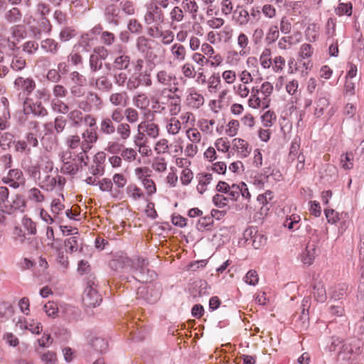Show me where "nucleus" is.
I'll list each match as a JSON object with an SVG mask.
<instances>
[{"instance_id": "1", "label": "nucleus", "mask_w": 364, "mask_h": 364, "mask_svg": "<svg viewBox=\"0 0 364 364\" xmlns=\"http://www.w3.org/2000/svg\"><path fill=\"white\" fill-rule=\"evenodd\" d=\"M178 91L177 87L171 88H159L153 90L151 95L152 104L159 106V100L166 99L168 105V112L171 117H176L180 112L181 109V97L176 95Z\"/></svg>"}, {"instance_id": "2", "label": "nucleus", "mask_w": 364, "mask_h": 364, "mask_svg": "<svg viewBox=\"0 0 364 364\" xmlns=\"http://www.w3.org/2000/svg\"><path fill=\"white\" fill-rule=\"evenodd\" d=\"M149 262L143 257H136L131 261L130 272L133 277L140 282L146 283L156 277L154 271L148 268Z\"/></svg>"}, {"instance_id": "3", "label": "nucleus", "mask_w": 364, "mask_h": 364, "mask_svg": "<svg viewBox=\"0 0 364 364\" xmlns=\"http://www.w3.org/2000/svg\"><path fill=\"white\" fill-rule=\"evenodd\" d=\"M29 132L25 134L23 139L15 142V150L17 152L30 154L32 148L38 146L37 134L39 132V124L37 122H31Z\"/></svg>"}, {"instance_id": "4", "label": "nucleus", "mask_w": 364, "mask_h": 364, "mask_svg": "<svg viewBox=\"0 0 364 364\" xmlns=\"http://www.w3.org/2000/svg\"><path fill=\"white\" fill-rule=\"evenodd\" d=\"M363 343L358 338H351L343 341L339 352V357L343 360L353 363L362 353Z\"/></svg>"}, {"instance_id": "5", "label": "nucleus", "mask_w": 364, "mask_h": 364, "mask_svg": "<svg viewBox=\"0 0 364 364\" xmlns=\"http://www.w3.org/2000/svg\"><path fill=\"white\" fill-rule=\"evenodd\" d=\"M101 301L102 298L97 291V285L94 282H87L82 296L83 304L87 307L94 308L99 306Z\"/></svg>"}, {"instance_id": "6", "label": "nucleus", "mask_w": 364, "mask_h": 364, "mask_svg": "<svg viewBox=\"0 0 364 364\" xmlns=\"http://www.w3.org/2000/svg\"><path fill=\"white\" fill-rule=\"evenodd\" d=\"M29 176L33 178L41 188L52 190L56 186L53 176L47 173L46 176L40 177L38 166H29L26 170Z\"/></svg>"}, {"instance_id": "7", "label": "nucleus", "mask_w": 364, "mask_h": 364, "mask_svg": "<svg viewBox=\"0 0 364 364\" xmlns=\"http://www.w3.org/2000/svg\"><path fill=\"white\" fill-rule=\"evenodd\" d=\"M102 106V100L97 93L92 92H89L85 100L78 102V108L85 112H90L92 110H100Z\"/></svg>"}, {"instance_id": "8", "label": "nucleus", "mask_w": 364, "mask_h": 364, "mask_svg": "<svg viewBox=\"0 0 364 364\" xmlns=\"http://www.w3.org/2000/svg\"><path fill=\"white\" fill-rule=\"evenodd\" d=\"M146 13L144 20L146 25L161 24L164 21V14L161 9L154 2L146 4Z\"/></svg>"}, {"instance_id": "9", "label": "nucleus", "mask_w": 364, "mask_h": 364, "mask_svg": "<svg viewBox=\"0 0 364 364\" xmlns=\"http://www.w3.org/2000/svg\"><path fill=\"white\" fill-rule=\"evenodd\" d=\"M15 326L22 331H29L33 334H40L43 330L41 322L35 321L33 318H26L23 316H19L14 319Z\"/></svg>"}, {"instance_id": "10", "label": "nucleus", "mask_w": 364, "mask_h": 364, "mask_svg": "<svg viewBox=\"0 0 364 364\" xmlns=\"http://www.w3.org/2000/svg\"><path fill=\"white\" fill-rule=\"evenodd\" d=\"M2 182L16 189L25 185L26 178L23 172L18 168L11 169L7 175L2 178Z\"/></svg>"}, {"instance_id": "11", "label": "nucleus", "mask_w": 364, "mask_h": 364, "mask_svg": "<svg viewBox=\"0 0 364 364\" xmlns=\"http://www.w3.org/2000/svg\"><path fill=\"white\" fill-rule=\"evenodd\" d=\"M270 101V98L264 97L259 94L258 87H252L248 105L253 109H265L269 107Z\"/></svg>"}, {"instance_id": "12", "label": "nucleus", "mask_w": 364, "mask_h": 364, "mask_svg": "<svg viewBox=\"0 0 364 364\" xmlns=\"http://www.w3.org/2000/svg\"><path fill=\"white\" fill-rule=\"evenodd\" d=\"M23 112L26 114H33L38 117H44L48 114L47 109L41 102H34L31 97H26L23 102Z\"/></svg>"}, {"instance_id": "13", "label": "nucleus", "mask_w": 364, "mask_h": 364, "mask_svg": "<svg viewBox=\"0 0 364 364\" xmlns=\"http://www.w3.org/2000/svg\"><path fill=\"white\" fill-rule=\"evenodd\" d=\"M4 213L6 214H13L16 211L23 212L26 208V201L23 196L16 194L11 200L4 207Z\"/></svg>"}, {"instance_id": "14", "label": "nucleus", "mask_w": 364, "mask_h": 364, "mask_svg": "<svg viewBox=\"0 0 364 364\" xmlns=\"http://www.w3.org/2000/svg\"><path fill=\"white\" fill-rule=\"evenodd\" d=\"M176 76L170 71L166 70H158L156 73V82L158 85L164 87L163 88H168L173 83L176 85Z\"/></svg>"}, {"instance_id": "15", "label": "nucleus", "mask_w": 364, "mask_h": 364, "mask_svg": "<svg viewBox=\"0 0 364 364\" xmlns=\"http://www.w3.org/2000/svg\"><path fill=\"white\" fill-rule=\"evenodd\" d=\"M82 141L81 149L88 151L92 147V144L97 141L98 135L95 128L87 129L82 134Z\"/></svg>"}, {"instance_id": "16", "label": "nucleus", "mask_w": 364, "mask_h": 364, "mask_svg": "<svg viewBox=\"0 0 364 364\" xmlns=\"http://www.w3.org/2000/svg\"><path fill=\"white\" fill-rule=\"evenodd\" d=\"M130 65V57L119 50L114 53V61L112 66L118 70H127Z\"/></svg>"}, {"instance_id": "17", "label": "nucleus", "mask_w": 364, "mask_h": 364, "mask_svg": "<svg viewBox=\"0 0 364 364\" xmlns=\"http://www.w3.org/2000/svg\"><path fill=\"white\" fill-rule=\"evenodd\" d=\"M138 131H143L146 135L152 139H156L159 135V127L150 121H143L138 124Z\"/></svg>"}, {"instance_id": "18", "label": "nucleus", "mask_w": 364, "mask_h": 364, "mask_svg": "<svg viewBox=\"0 0 364 364\" xmlns=\"http://www.w3.org/2000/svg\"><path fill=\"white\" fill-rule=\"evenodd\" d=\"M31 166L39 167V175L41 178L46 176L47 173H50L53 171V163L47 154H43L40 156L39 163L36 165H32Z\"/></svg>"}, {"instance_id": "19", "label": "nucleus", "mask_w": 364, "mask_h": 364, "mask_svg": "<svg viewBox=\"0 0 364 364\" xmlns=\"http://www.w3.org/2000/svg\"><path fill=\"white\" fill-rule=\"evenodd\" d=\"M186 102L190 107L198 109L204 104L205 100L201 94L198 93L195 89L191 88L188 90Z\"/></svg>"}, {"instance_id": "20", "label": "nucleus", "mask_w": 364, "mask_h": 364, "mask_svg": "<svg viewBox=\"0 0 364 364\" xmlns=\"http://www.w3.org/2000/svg\"><path fill=\"white\" fill-rule=\"evenodd\" d=\"M232 145L240 158H246L251 151V148L244 139L235 138L232 141Z\"/></svg>"}, {"instance_id": "21", "label": "nucleus", "mask_w": 364, "mask_h": 364, "mask_svg": "<svg viewBox=\"0 0 364 364\" xmlns=\"http://www.w3.org/2000/svg\"><path fill=\"white\" fill-rule=\"evenodd\" d=\"M14 86L18 90L26 92L28 95L31 94L36 87V82L31 78L17 77L14 81Z\"/></svg>"}, {"instance_id": "22", "label": "nucleus", "mask_w": 364, "mask_h": 364, "mask_svg": "<svg viewBox=\"0 0 364 364\" xmlns=\"http://www.w3.org/2000/svg\"><path fill=\"white\" fill-rule=\"evenodd\" d=\"M316 255V245L314 243H309L300 255L301 262L305 265H311Z\"/></svg>"}, {"instance_id": "23", "label": "nucleus", "mask_w": 364, "mask_h": 364, "mask_svg": "<svg viewBox=\"0 0 364 364\" xmlns=\"http://www.w3.org/2000/svg\"><path fill=\"white\" fill-rule=\"evenodd\" d=\"M51 28L52 26L49 20L46 17H43L39 22L38 28L32 27L31 28V31L32 32L33 37L38 39L40 38L42 33H49Z\"/></svg>"}, {"instance_id": "24", "label": "nucleus", "mask_w": 364, "mask_h": 364, "mask_svg": "<svg viewBox=\"0 0 364 364\" xmlns=\"http://www.w3.org/2000/svg\"><path fill=\"white\" fill-rule=\"evenodd\" d=\"M105 16L107 21L114 26H117L120 19V10L115 5H109L105 9Z\"/></svg>"}, {"instance_id": "25", "label": "nucleus", "mask_w": 364, "mask_h": 364, "mask_svg": "<svg viewBox=\"0 0 364 364\" xmlns=\"http://www.w3.org/2000/svg\"><path fill=\"white\" fill-rule=\"evenodd\" d=\"M109 102L114 107H126L128 103L127 92H113L109 97Z\"/></svg>"}, {"instance_id": "26", "label": "nucleus", "mask_w": 364, "mask_h": 364, "mask_svg": "<svg viewBox=\"0 0 364 364\" xmlns=\"http://www.w3.org/2000/svg\"><path fill=\"white\" fill-rule=\"evenodd\" d=\"M170 52L173 60L183 62L186 60V48L181 43H176L171 46Z\"/></svg>"}, {"instance_id": "27", "label": "nucleus", "mask_w": 364, "mask_h": 364, "mask_svg": "<svg viewBox=\"0 0 364 364\" xmlns=\"http://www.w3.org/2000/svg\"><path fill=\"white\" fill-rule=\"evenodd\" d=\"M237 44L240 48L239 54L241 56H246L250 53L249 47L250 40L248 36L244 33H240L237 38Z\"/></svg>"}, {"instance_id": "28", "label": "nucleus", "mask_w": 364, "mask_h": 364, "mask_svg": "<svg viewBox=\"0 0 364 364\" xmlns=\"http://www.w3.org/2000/svg\"><path fill=\"white\" fill-rule=\"evenodd\" d=\"M166 130L169 135H176L181 129V122L176 117L166 119Z\"/></svg>"}, {"instance_id": "29", "label": "nucleus", "mask_w": 364, "mask_h": 364, "mask_svg": "<svg viewBox=\"0 0 364 364\" xmlns=\"http://www.w3.org/2000/svg\"><path fill=\"white\" fill-rule=\"evenodd\" d=\"M100 132L105 135H112L116 132V127L112 119L108 117H104L100 123Z\"/></svg>"}, {"instance_id": "30", "label": "nucleus", "mask_w": 364, "mask_h": 364, "mask_svg": "<svg viewBox=\"0 0 364 364\" xmlns=\"http://www.w3.org/2000/svg\"><path fill=\"white\" fill-rule=\"evenodd\" d=\"M41 48L46 52L52 55L58 53L60 48L59 43L52 38H46L41 41Z\"/></svg>"}, {"instance_id": "31", "label": "nucleus", "mask_w": 364, "mask_h": 364, "mask_svg": "<svg viewBox=\"0 0 364 364\" xmlns=\"http://www.w3.org/2000/svg\"><path fill=\"white\" fill-rule=\"evenodd\" d=\"M70 156V153L66 152L64 153L62 156L61 159L62 161L64 163L63 166H62V170L67 173H69L70 175H74L77 173L78 168L75 163L70 162L68 161V159Z\"/></svg>"}, {"instance_id": "32", "label": "nucleus", "mask_w": 364, "mask_h": 364, "mask_svg": "<svg viewBox=\"0 0 364 364\" xmlns=\"http://www.w3.org/2000/svg\"><path fill=\"white\" fill-rule=\"evenodd\" d=\"M4 19L9 23H17L22 19V13L19 9L13 7L4 14Z\"/></svg>"}, {"instance_id": "33", "label": "nucleus", "mask_w": 364, "mask_h": 364, "mask_svg": "<svg viewBox=\"0 0 364 364\" xmlns=\"http://www.w3.org/2000/svg\"><path fill=\"white\" fill-rule=\"evenodd\" d=\"M151 98L149 99L147 95L144 92H137L133 97L134 105L141 109H146L150 104Z\"/></svg>"}, {"instance_id": "34", "label": "nucleus", "mask_w": 364, "mask_h": 364, "mask_svg": "<svg viewBox=\"0 0 364 364\" xmlns=\"http://www.w3.org/2000/svg\"><path fill=\"white\" fill-rule=\"evenodd\" d=\"M279 37V30L277 25H271L265 33L264 41L266 45L270 46L275 43Z\"/></svg>"}, {"instance_id": "35", "label": "nucleus", "mask_w": 364, "mask_h": 364, "mask_svg": "<svg viewBox=\"0 0 364 364\" xmlns=\"http://www.w3.org/2000/svg\"><path fill=\"white\" fill-rule=\"evenodd\" d=\"M221 88L219 73H213L208 80V90L210 93H216Z\"/></svg>"}, {"instance_id": "36", "label": "nucleus", "mask_w": 364, "mask_h": 364, "mask_svg": "<svg viewBox=\"0 0 364 364\" xmlns=\"http://www.w3.org/2000/svg\"><path fill=\"white\" fill-rule=\"evenodd\" d=\"M112 86L111 80L106 75L100 76L95 80V87L102 92H109Z\"/></svg>"}, {"instance_id": "37", "label": "nucleus", "mask_w": 364, "mask_h": 364, "mask_svg": "<svg viewBox=\"0 0 364 364\" xmlns=\"http://www.w3.org/2000/svg\"><path fill=\"white\" fill-rule=\"evenodd\" d=\"M126 193L129 198L133 200H138L144 198V194L136 185L129 184L126 188Z\"/></svg>"}, {"instance_id": "38", "label": "nucleus", "mask_w": 364, "mask_h": 364, "mask_svg": "<svg viewBox=\"0 0 364 364\" xmlns=\"http://www.w3.org/2000/svg\"><path fill=\"white\" fill-rule=\"evenodd\" d=\"M215 124V121L214 119H201L198 121L197 125L202 132L208 135H212Z\"/></svg>"}, {"instance_id": "39", "label": "nucleus", "mask_w": 364, "mask_h": 364, "mask_svg": "<svg viewBox=\"0 0 364 364\" xmlns=\"http://www.w3.org/2000/svg\"><path fill=\"white\" fill-rule=\"evenodd\" d=\"M116 132L122 141H127L131 136V127L127 122L119 123L116 127Z\"/></svg>"}, {"instance_id": "40", "label": "nucleus", "mask_w": 364, "mask_h": 364, "mask_svg": "<svg viewBox=\"0 0 364 364\" xmlns=\"http://www.w3.org/2000/svg\"><path fill=\"white\" fill-rule=\"evenodd\" d=\"M136 76L140 86L145 87H150L152 86L153 81L150 72L147 70L141 71L136 74Z\"/></svg>"}, {"instance_id": "41", "label": "nucleus", "mask_w": 364, "mask_h": 364, "mask_svg": "<svg viewBox=\"0 0 364 364\" xmlns=\"http://www.w3.org/2000/svg\"><path fill=\"white\" fill-rule=\"evenodd\" d=\"M64 244L66 250L70 252H76L80 245V237L77 235H73L66 239L64 242Z\"/></svg>"}, {"instance_id": "42", "label": "nucleus", "mask_w": 364, "mask_h": 364, "mask_svg": "<svg viewBox=\"0 0 364 364\" xmlns=\"http://www.w3.org/2000/svg\"><path fill=\"white\" fill-rule=\"evenodd\" d=\"M68 118L73 123L75 127H79L82 122L83 114L82 112L77 109H75L70 112H68Z\"/></svg>"}, {"instance_id": "43", "label": "nucleus", "mask_w": 364, "mask_h": 364, "mask_svg": "<svg viewBox=\"0 0 364 364\" xmlns=\"http://www.w3.org/2000/svg\"><path fill=\"white\" fill-rule=\"evenodd\" d=\"M329 105V101L328 99L322 97L318 99V100L316 102V108L314 111V115L316 117H320L323 114L325 109L328 107Z\"/></svg>"}, {"instance_id": "44", "label": "nucleus", "mask_w": 364, "mask_h": 364, "mask_svg": "<svg viewBox=\"0 0 364 364\" xmlns=\"http://www.w3.org/2000/svg\"><path fill=\"white\" fill-rule=\"evenodd\" d=\"M51 108L52 109L60 114H67L69 112L68 105L60 99H53L51 100Z\"/></svg>"}, {"instance_id": "45", "label": "nucleus", "mask_w": 364, "mask_h": 364, "mask_svg": "<svg viewBox=\"0 0 364 364\" xmlns=\"http://www.w3.org/2000/svg\"><path fill=\"white\" fill-rule=\"evenodd\" d=\"M15 142L14 135L9 132H4L0 136V147L4 151L8 150Z\"/></svg>"}, {"instance_id": "46", "label": "nucleus", "mask_w": 364, "mask_h": 364, "mask_svg": "<svg viewBox=\"0 0 364 364\" xmlns=\"http://www.w3.org/2000/svg\"><path fill=\"white\" fill-rule=\"evenodd\" d=\"M301 218L298 215H291L290 217L287 218L283 223L284 227L290 230H294L299 228V223Z\"/></svg>"}, {"instance_id": "47", "label": "nucleus", "mask_w": 364, "mask_h": 364, "mask_svg": "<svg viewBox=\"0 0 364 364\" xmlns=\"http://www.w3.org/2000/svg\"><path fill=\"white\" fill-rule=\"evenodd\" d=\"M182 6L184 10L190 13L193 18L196 17L198 6L195 0H183Z\"/></svg>"}, {"instance_id": "48", "label": "nucleus", "mask_w": 364, "mask_h": 364, "mask_svg": "<svg viewBox=\"0 0 364 364\" xmlns=\"http://www.w3.org/2000/svg\"><path fill=\"white\" fill-rule=\"evenodd\" d=\"M198 296H207L210 294V287L205 280H199L195 284Z\"/></svg>"}, {"instance_id": "49", "label": "nucleus", "mask_w": 364, "mask_h": 364, "mask_svg": "<svg viewBox=\"0 0 364 364\" xmlns=\"http://www.w3.org/2000/svg\"><path fill=\"white\" fill-rule=\"evenodd\" d=\"M314 296L318 302H324L326 299V291L323 284L318 283L314 287Z\"/></svg>"}, {"instance_id": "50", "label": "nucleus", "mask_w": 364, "mask_h": 364, "mask_svg": "<svg viewBox=\"0 0 364 364\" xmlns=\"http://www.w3.org/2000/svg\"><path fill=\"white\" fill-rule=\"evenodd\" d=\"M271 50L269 48H265L259 56V63L264 69L269 68L272 65L271 59Z\"/></svg>"}, {"instance_id": "51", "label": "nucleus", "mask_w": 364, "mask_h": 364, "mask_svg": "<svg viewBox=\"0 0 364 364\" xmlns=\"http://www.w3.org/2000/svg\"><path fill=\"white\" fill-rule=\"evenodd\" d=\"M124 117L128 124H135L138 122L139 118V112L136 109L132 107H128L124 109Z\"/></svg>"}, {"instance_id": "52", "label": "nucleus", "mask_w": 364, "mask_h": 364, "mask_svg": "<svg viewBox=\"0 0 364 364\" xmlns=\"http://www.w3.org/2000/svg\"><path fill=\"white\" fill-rule=\"evenodd\" d=\"M89 66L92 73H95L102 68V60L100 59L97 55H90L89 59Z\"/></svg>"}, {"instance_id": "53", "label": "nucleus", "mask_w": 364, "mask_h": 364, "mask_svg": "<svg viewBox=\"0 0 364 364\" xmlns=\"http://www.w3.org/2000/svg\"><path fill=\"white\" fill-rule=\"evenodd\" d=\"M335 12L338 16L346 15L350 16L353 12V6L351 3H339Z\"/></svg>"}, {"instance_id": "54", "label": "nucleus", "mask_w": 364, "mask_h": 364, "mask_svg": "<svg viewBox=\"0 0 364 364\" xmlns=\"http://www.w3.org/2000/svg\"><path fill=\"white\" fill-rule=\"evenodd\" d=\"M16 46V42L11 39L10 36H6L0 33V48L4 50H14Z\"/></svg>"}, {"instance_id": "55", "label": "nucleus", "mask_w": 364, "mask_h": 364, "mask_svg": "<svg viewBox=\"0 0 364 364\" xmlns=\"http://www.w3.org/2000/svg\"><path fill=\"white\" fill-rule=\"evenodd\" d=\"M28 198L35 203H42L45 198L41 191L37 188H32L28 191Z\"/></svg>"}, {"instance_id": "56", "label": "nucleus", "mask_w": 364, "mask_h": 364, "mask_svg": "<svg viewBox=\"0 0 364 364\" xmlns=\"http://www.w3.org/2000/svg\"><path fill=\"white\" fill-rule=\"evenodd\" d=\"M313 54V48L309 43L302 44L299 52V60L310 58Z\"/></svg>"}, {"instance_id": "57", "label": "nucleus", "mask_w": 364, "mask_h": 364, "mask_svg": "<svg viewBox=\"0 0 364 364\" xmlns=\"http://www.w3.org/2000/svg\"><path fill=\"white\" fill-rule=\"evenodd\" d=\"M186 134L187 138L193 143L198 144L201 140V134L196 128L190 127L186 132Z\"/></svg>"}, {"instance_id": "58", "label": "nucleus", "mask_w": 364, "mask_h": 364, "mask_svg": "<svg viewBox=\"0 0 364 364\" xmlns=\"http://www.w3.org/2000/svg\"><path fill=\"white\" fill-rule=\"evenodd\" d=\"M43 310L49 317H55L58 312L57 304L53 301H48L43 306Z\"/></svg>"}, {"instance_id": "59", "label": "nucleus", "mask_w": 364, "mask_h": 364, "mask_svg": "<svg viewBox=\"0 0 364 364\" xmlns=\"http://www.w3.org/2000/svg\"><path fill=\"white\" fill-rule=\"evenodd\" d=\"M353 154L352 153L343 154L341 156V166L346 170L350 169L353 166Z\"/></svg>"}, {"instance_id": "60", "label": "nucleus", "mask_w": 364, "mask_h": 364, "mask_svg": "<svg viewBox=\"0 0 364 364\" xmlns=\"http://www.w3.org/2000/svg\"><path fill=\"white\" fill-rule=\"evenodd\" d=\"M26 66V60L20 56L14 55L12 58L10 67L14 71H20Z\"/></svg>"}, {"instance_id": "61", "label": "nucleus", "mask_w": 364, "mask_h": 364, "mask_svg": "<svg viewBox=\"0 0 364 364\" xmlns=\"http://www.w3.org/2000/svg\"><path fill=\"white\" fill-rule=\"evenodd\" d=\"M63 200H64L63 195L60 196V198H55L53 200L50 205V209L53 214L58 215L65 208V205L62 203Z\"/></svg>"}, {"instance_id": "62", "label": "nucleus", "mask_w": 364, "mask_h": 364, "mask_svg": "<svg viewBox=\"0 0 364 364\" xmlns=\"http://www.w3.org/2000/svg\"><path fill=\"white\" fill-rule=\"evenodd\" d=\"M52 92L54 99L58 100L65 97L68 93L67 88L60 84L55 85L53 87Z\"/></svg>"}, {"instance_id": "63", "label": "nucleus", "mask_w": 364, "mask_h": 364, "mask_svg": "<svg viewBox=\"0 0 364 364\" xmlns=\"http://www.w3.org/2000/svg\"><path fill=\"white\" fill-rule=\"evenodd\" d=\"M92 346L96 351H98L101 353L105 352L108 347L107 341L102 338H95L92 341Z\"/></svg>"}, {"instance_id": "64", "label": "nucleus", "mask_w": 364, "mask_h": 364, "mask_svg": "<svg viewBox=\"0 0 364 364\" xmlns=\"http://www.w3.org/2000/svg\"><path fill=\"white\" fill-rule=\"evenodd\" d=\"M41 360L43 364H57L56 354L53 351H47L41 356Z\"/></svg>"}]
</instances>
